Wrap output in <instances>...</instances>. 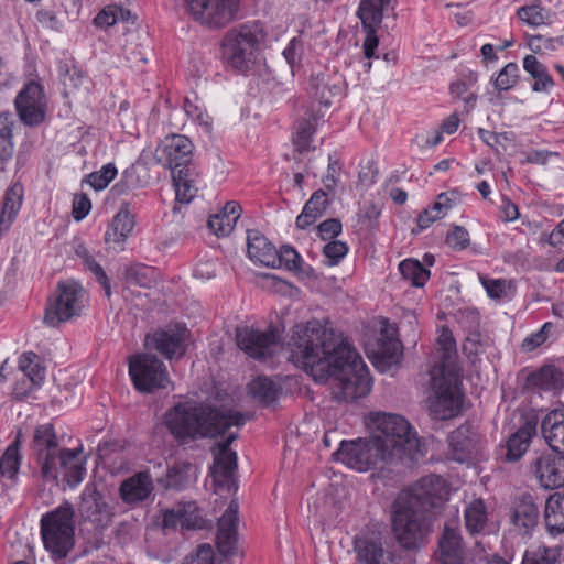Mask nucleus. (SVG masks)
Returning a JSON list of instances; mask_svg holds the SVG:
<instances>
[{"mask_svg":"<svg viewBox=\"0 0 564 564\" xmlns=\"http://www.w3.org/2000/svg\"><path fill=\"white\" fill-rule=\"evenodd\" d=\"M288 346L294 365L316 382L332 381L336 400L355 401L370 392L371 378L361 356L318 321L296 324Z\"/></svg>","mask_w":564,"mask_h":564,"instance_id":"nucleus-1","label":"nucleus"},{"mask_svg":"<svg viewBox=\"0 0 564 564\" xmlns=\"http://www.w3.org/2000/svg\"><path fill=\"white\" fill-rule=\"evenodd\" d=\"M246 421L240 412L193 402L177 403L165 413V425L177 440L216 437Z\"/></svg>","mask_w":564,"mask_h":564,"instance_id":"nucleus-2","label":"nucleus"},{"mask_svg":"<svg viewBox=\"0 0 564 564\" xmlns=\"http://www.w3.org/2000/svg\"><path fill=\"white\" fill-rule=\"evenodd\" d=\"M371 436L382 449L387 463L411 460L423 456L421 441L406 419L392 413H373L370 416Z\"/></svg>","mask_w":564,"mask_h":564,"instance_id":"nucleus-3","label":"nucleus"},{"mask_svg":"<svg viewBox=\"0 0 564 564\" xmlns=\"http://www.w3.org/2000/svg\"><path fill=\"white\" fill-rule=\"evenodd\" d=\"M193 151V142L182 134L165 137L158 150L159 161L172 171L176 200L183 204H188L197 193L195 186L197 173L192 165Z\"/></svg>","mask_w":564,"mask_h":564,"instance_id":"nucleus-4","label":"nucleus"},{"mask_svg":"<svg viewBox=\"0 0 564 564\" xmlns=\"http://www.w3.org/2000/svg\"><path fill=\"white\" fill-rule=\"evenodd\" d=\"M406 496H398L392 506V532L401 547L419 550L430 532V522L422 508L413 506Z\"/></svg>","mask_w":564,"mask_h":564,"instance_id":"nucleus-5","label":"nucleus"},{"mask_svg":"<svg viewBox=\"0 0 564 564\" xmlns=\"http://www.w3.org/2000/svg\"><path fill=\"white\" fill-rule=\"evenodd\" d=\"M263 40L264 33L258 22L235 28L228 31L223 39V58L232 68L239 72L247 70L256 63Z\"/></svg>","mask_w":564,"mask_h":564,"instance_id":"nucleus-6","label":"nucleus"},{"mask_svg":"<svg viewBox=\"0 0 564 564\" xmlns=\"http://www.w3.org/2000/svg\"><path fill=\"white\" fill-rule=\"evenodd\" d=\"M75 511L65 501L41 519V535L45 549L54 558H64L74 546Z\"/></svg>","mask_w":564,"mask_h":564,"instance_id":"nucleus-7","label":"nucleus"},{"mask_svg":"<svg viewBox=\"0 0 564 564\" xmlns=\"http://www.w3.org/2000/svg\"><path fill=\"white\" fill-rule=\"evenodd\" d=\"M430 376L431 390L426 399L430 416L440 421L457 416L464 401V395L458 387V372L430 371Z\"/></svg>","mask_w":564,"mask_h":564,"instance_id":"nucleus-8","label":"nucleus"},{"mask_svg":"<svg viewBox=\"0 0 564 564\" xmlns=\"http://www.w3.org/2000/svg\"><path fill=\"white\" fill-rule=\"evenodd\" d=\"M128 364L131 381L140 392L153 393L171 384L166 366L150 351L130 356Z\"/></svg>","mask_w":564,"mask_h":564,"instance_id":"nucleus-9","label":"nucleus"},{"mask_svg":"<svg viewBox=\"0 0 564 564\" xmlns=\"http://www.w3.org/2000/svg\"><path fill=\"white\" fill-rule=\"evenodd\" d=\"M86 293L75 281L59 282L54 300L45 308L44 323L55 327L79 316L85 307Z\"/></svg>","mask_w":564,"mask_h":564,"instance_id":"nucleus-10","label":"nucleus"},{"mask_svg":"<svg viewBox=\"0 0 564 564\" xmlns=\"http://www.w3.org/2000/svg\"><path fill=\"white\" fill-rule=\"evenodd\" d=\"M32 453L44 481L58 479L57 457L61 448L53 424L46 423L35 427L31 443Z\"/></svg>","mask_w":564,"mask_h":564,"instance_id":"nucleus-11","label":"nucleus"},{"mask_svg":"<svg viewBox=\"0 0 564 564\" xmlns=\"http://www.w3.org/2000/svg\"><path fill=\"white\" fill-rule=\"evenodd\" d=\"M372 436L369 438H357L341 441L340 447L333 456L348 467L358 471H366L379 462H384V452H381Z\"/></svg>","mask_w":564,"mask_h":564,"instance_id":"nucleus-12","label":"nucleus"},{"mask_svg":"<svg viewBox=\"0 0 564 564\" xmlns=\"http://www.w3.org/2000/svg\"><path fill=\"white\" fill-rule=\"evenodd\" d=\"M193 19L209 29H221L232 22L239 0H186Z\"/></svg>","mask_w":564,"mask_h":564,"instance_id":"nucleus-13","label":"nucleus"},{"mask_svg":"<svg viewBox=\"0 0 564 564\" xmlns=\"http://www.w3.org/2000/svg\"><path fill=\"white\" fill-rule=\"evenodd\" d=\"M529 470L545 489H555L564 485V455L550 451H533Z\"/></svg>","mask_w":564,"mask_h":564,"instance_id":"nucleus-14","label":"nucleus"},{"mask_svg":"<svg viewBox=\"0 0 564 564\" xmlns=\"http://www.w3.org/2000/svg\"><path fill=\"white\" fill-rule=\"evenodd\" d=\"M238 437L237 432H230L225 441L218 444L219 453L215 457V464L212 469L214 491L217 495L223 492L235 494L238 485L235 479L237 469V454L229 449L230 444Z\"/></svg>","mask_w":564,"mask_h":564,"instance_id":"nucleus-15","label":"nucleus"},{"mask_svg":"<svg viewBox=\"0 0 564 564\" xmlns=\"http://www.w3.org/2000/svg\"><path fill=\"white\" fill-rule=\"evenodd\" d=\"M188 339V329L176 325L148 334L144 338V346L149 351L155 350L166 359L173 360L185 355Z\"/></svg>","mask_w":564,"mask_h":564,"instance_id":"nucleus-16","label":"nucleus"},{"mask_svg":"<svg viewBox=\"0 0 564 564\" xmlns=\"http://www.w3.org/2000/svg\"><path fill=\"white\" fill-rule=\"evenodd\" d=\"M14 106L22 123L29 127L41 124L45 120L46 97L41 84L31 80L15 97Z\"/></svg>","mask_w":564,"mask_h":564,"instance_id":"nucleus-17","label":"nucleus"},{"mask_svg":"<svg viewBox=\"0 0 564 564\" xmlns=\"http://www.w3.org/2000/svg\"><path fill=\"white\" fill-rule=\"evenodd\" d=\"M448 494L446 482L441 476L429 475L421 478L411 490L403 491L399 496L409 497L413 506L427 512L447 500Z\"/></svg>","mask_w":564,"mask_h":564,"instance_id":"nucleus-18","label":"nucleus"},{"mask_svg":"<svg viewBox=\"0 0 564 564\" xmlns=\"http://www.w3.org/2000/svg\"><path fill=\"white\" fill-rule=\"evenodd\" d=\"M238 347L254 359H264L273 354L279 336L275 330H257L252 327H238L236 329Z\"/></svg>","mask_w":564,"mask_h":564,"instance_id":"nucleus-19","label":"nucleus"},{"mask_svg":"<svg viewBox=\"0 0 564 564\" xmlns=\"http://www.w3.org/2000/svg\"><path fill=\"white\" fill-rule=\"evenodd\" d=\"M84 522H89L99 532L112 522L113 512L104 497L96 490L84 492L78 507Z\"/></svg>","mask_w":564,"mask_h":564,"instance_id":"nucleus-20","label":"nucleus"},{"mask_svg":"<svg viewBox=\"0 0 564 564\" xmlns=\"http://www.w3.org/2000/svg\"><path fill=\"white\" fill-rule=\"evenodd\" d=\"M238 510L239 505L232 499L218 520L216 545L218 552L224 556H230L237 553Z\"/></svg>","mask_w":564,"mask_h":564,"instance_id":"nucleus-21","label":"nucleus"},{"mask_svg":"<svg viewBox=\"0 0 564 564\" xmlns=\"http://www.w3.org/2000/svg\"><path fill=\"white\" fill-rule=\"evenodd\" d=\"M344 77L332 70L313 74L310 80V90L313 97L324 107L328 108L344 91Z\"/></svg>","mask_w":564,"mask_h":564,"instance_id":"nucleus-22","label":"nucleus"},{"mask_svg":"<svg viewBox=\"0 0 564 564\" xmlns=\"http://www.w3.org/2000/svg\"><path fill=\"white\" fill-rule=\"evenodd\" d=\"M354 551L360 564H392L393 553L383 546L380 534H362L354 540Z\"/></svg>","mask_w":564,"mask_h":564,"instance_id":"nucleus-23","label":"nucleus"},{"mask_svg":"<svg viewBox=\"0 0 564 564\" xmlns=\"http://www.w3.org/2000/svg\"><path fill=\"white\" fill-rule=\"evenodd\" d=\"M86 458L83 448H64L57 457L58 477L67 482L69 487L79 485L86 474Z\"/></svg>","mask_w":564,"mask_h":564,"instance_id":"nucleus-24","label":"nucleus"},{"mask_svg":"<svg viewBox=\"0 0 564 564\" xmlns=\"http://www.w3.org/2000/svg\"><path fill=\"white\" fill-rule=\"evenodd\" d=\"M479 435L469 424H463L448 435L449 455L463 463L477 449Z\"/></svg>","mask_w":564,"mask_h":564,"instance_id":"nucleus-25","label":"nucleus"},{"mask_svg":"<svg viewBox=\"0 0 564 564\" xmlns=\"http://www.w3.org/2000/svg\"><path fill=\"white\" fill-rule=\"evenodd\" d=\"M465 549L458 529L445 527L438 539V564H464Z\"/></svg>","mask_w":564,"mask_h":564,"instance_id":"nucleus-26","label":"nucleus"},{"mask_svg":"<svg viewBox=\"0 0 564 564\" xmlns=\"http://www.w3.org/2000/svg\"><path fill=\"white\" fill-rule=\"evenodd\" d=\"M153 490V480L148 470L139 471L123 480L119 488L121 499L129 505L144 501Z\"/></svg>","mask_w":564,"mask_h":564,"instance_id":"nucleus-27","label":"nucleus"},{"mask_svg":"<svg viewBox=\"0 0 564 564\" xmlns=\"http://www.w3.org/2000/svg\"><path fill=\"white\" fill-rule=\"evenodd\" d=\"M564 387V372L552 365L530 372L525 378L524 389L530 391H558Z\"/></svg>","mask_w":564,"mask_h":564,"instance_id":"nucleus-28","label":"nucleus"},{"mask_svg":"<svg viewBox=\"0 0 564 564\" xmlns=\"http://www.w3.org/2000/svg\"><path fill=\"white\" fill-rule=\"evenodd\" d=\"M247 252L260 265L274 267L278 261V250L259 230L247 231Z\"/></svg>","mask_w":564,"mask_h":564,"instance_id":"nucleus-29","label":"nucleus"},{"mask_svg":"<svg viewBox=\"0 0 564 564\" xmlns=\"http://www.w3.org/2000/svg\"><path fill=\"white\" fill-rule=\"evenodd\" d=\"M536 435V423L525 422L524 425L519 427L511 434L506 442V453L503 458L506 462L516 463L529 449L532 438Z\"/></svg>","mask_w":564,"mask_h":564,"instance_id":"nucleus-30","label":"nucleus"},{"mask_svg":"<svg viewBox=\"0 0 564 564\" xmlns=\"http://www.w3.org/2000/svg\"><path fill=\"white\" fill-rule=\"evenodd\" d=\"M541 429L551 451L564 455V410H553L547 413Z\"/></svg>","mask_w":564,"mask_h":564,"instance_id":"nucleus-31","label":"nucleus"},{"mask_svg":"<svg viewBox=\"0 0 564 564\" xmlns=\"http://www.w3.org/2000/svg\"><path fill=\"white\" fill-rule=\"evenodd\" d=\"M240 215V205L235 200L227 202L219 213L209 217L208 227L218 237L228 236L234 230Z\"/></svg>","mask_w":564,"mask_h":564,"instance_id":"nucleus-32","label":"nucleus"},{"mask_svg":"<svg viewBox=\"0 0 564 564\" xmlns=\"http://www.w3.org/2000/svg\"><path fill=\"white\" fill-rule=\"evenodd\" d=\"M133 227L134 216L129 210V204L123 203L105 232L106 242H123L132 232Z\"/></svg>","mask_w":564,"mask_h":564,"instance_id":"nucleus-33","label":"nucleus"},{"mask_svg":"<svg viewBox=\"0 0 564 564\" xmlns=\"http://www.w3.org/2000/svg\"><path fill=\"white\" fill-rule=\"evenodd\" d=\"M437 345L441 354L440 361L430 371L447 372V370H451L452 372H458L456 343L453 334L447 328L442 329L437 338Z\"/></svg>","mask_w":564,"mask_h":564,"instance_id":"nucleus-34","label":"nucleus"},{"mask_svg":"<svg viewBox=\"0 0 564 564\" xmlns=\"http://www.w3.org/2000/svg\"><path fill=\"white\" fill-rule=\"evenodd\" d=\"M520 534H528L539 521V509L530 497L521 499L511 517Z\"/></svg>","mask_w":564,"mask_h":564,"instance_id":"nucleus-35","label":"nucleus"},{"mask_svg":"<svg viewBox=\"0 0 564 564\" xmlns=\"http://www.w3.org/2000/svg\"><path fill=\"white\" fill-rule=\"evenodd\" d=\"M544 521L551 534L564 532V494L555 492L547 498Z\"/></svg>","mask_w":564,"mask_h":564,"instance_id":"nucleus-36","label":"nucleus"},{"mask_svg":"<svg viewBox=\"0 0 564 564\" xmlns=\"http://www.w3.org/2000/svg\"><path fill=\"white\" fill-rule=\"evenodd\" d=\"M523 69L534 80L532 90L535 93H549L554 86V80L550 75L546 66L541 63L534 55H527L523 58Z\"/></svg>","mask_w":564,"mask_h":564,"instance_id":"nucleus-37","label":"nucleus"},{"mask_svg":"<svg viewBox=\"0 0 564 564\" xmlns=\"http://www.w3.org/2000/svg\"><path fill=\"white\" fill-rule=\"evenodd\" d=\"M327 206V198L324 191H316L306 202L302 213L297 216L295 225L299 229H305L323 216Z\"/></svg>","mask_w":564,"mask_h":564,"instance_id":"nucleus-38","label":"nucleus"},{"mask_svg":"<svg viewBox=\"0 0 564 564\" xmlns=\"http://www.w3.org/2000/svg\"><path fill=\"white\" fill-rule=\"evenodd\" d=\"M22 188L10 187L4 195L0 212V235L9 230L22 205Z\"/></svg>","mask_w":564,"mask_h":564,"instance_id":"nucleus-39","label":"nucleus"},{"mask_svg":"<svg viewBox=\"0 0 564 564\" xmlns=\"http://www.w3.org/2000/svg\"><path fill=\"white\" fill-rule=\"evenodd\" d=\"M37 355L29 351L19 359V368L22 371V384L28 383L30 388H39L45 379V369L37 362Z\"/></svg>","mask_w":564,"mask_h":564,"instance_id":"nucleus-40","label":"nucleus"},{"mask_svg":"<svg viewBox=\"0 0 564 564\" xmlns=\"http://www.w3.org/2000/svg\"><path fill=\"white\" fill-rule=\"evenodd\" d=\"M562 557L563 549L561 546L541 544L527 550L521 564H560Z\"/></svg>","mask_w":564,"mask_h":564,"instance_id":"nucleus-41","label":"nucleus"},{"mask_svg":"<svg viewBox=\"0 0 564 564\" xmlns=\"http://www.w3.org/2000/svg\"><path fill=\"white\" fill-rule=\"evenodd\" d=\"M387 4V0H362L357 11L362 28L378 29L382 22L383 9Z\"/></svg>","mask_w":564,"mask_h":564,"instance_id":"nucleus-42","label":"nucleus"},{"mask_svg":"<svg viewBox=\"0 0 564 564\" xmlns=\"http://www.w3.org/2000/svg\"><path fill=\"white\" fill-rule=\"evenodd\" d=\"M20 436L21 433L19 432L15 440L8 446L0 459V475L12 484L17 479L21 463V456L19 453Z\"/></svg>","mask_w":564,"mask_h":564,"instance_id":"nucleus-43","label":"nucleus"},{"mask_svg":"<svg viewBox=\"0 0 564 564\" xmlns=\"http://www.w3.org/2000/svg\"><path fill=\"white\" fill-rule=\"evenodd\" d=\"M280 388L268 377H258L249 383V393L265 406L273 404Z\"/></svg>","mask_w":564,"mask_h":564,"instance_id":"nucleus-44","label":"nucleus"},{"mask_svg":"<svg viewBox=\"0 0 564 564\" xmlns=\"http://www.w3.org/2000/svg\"><path fill=\"white\" fill-rule=\"evenodd\" d=\"M465 527L471 533L481 532L488 521V513L485 502L481 499H474L465 508Z\"/></svg>","mask_w":564,"mask_h":564,"instance_id":"nucleus-45","label":"nucleus"},{"mask_svg":"<svg viewBox=\"0 0 564 564\" xmlns=\"http://www.w3.org/2000/svg\"><path fill=\"white\" fill-rule=\"evenodd\" d=\"M399 270L404 280L415 288H422L430 278V270L419 260L405 259L400 262Z\"/></svg>","mask_w":564,"mask_h":564,"instance_id":"nucleus-46","label":"nucleus"},{"mask_svg":"<svg viewBox=\"0 0 564 564\" xmlns=\"http://www.w3.org/2000/svg\"><path fill=\"white\" fill-rule=\"evenodd\" d=\"M517 15L522 22L533 28L545 24L550 18L549 11L543 9L540 4L521 7L518 9Z\"/></svg>","mask_w":564,"mask_h":564,"instance_id":"nucleus-47","label":"nucleus"},{"mask_svg":"<svg viewBox=\"0 0 564 564\" xmlns=\"http://www.w3.org/2000/svg\"><path fill=\"white\" fill-rule=\"evenodd\" d=\"M118 171L113 163L104 165L100 170L87 175V182L96 191L105 189L116 177Z\"/></svg>","mask_w":564,"mask_h":564,"instance_id":"nucleus-48","label":"nucleus"},{"mask_svg":"<svg viewBox=\"0 0 564 564\" xmlns=\"http://www.w3.org/2000/svg\"><path fill=\"white\" fill-rule=\"evenodd\" d=\"M314 132L315 124L311 120H301L299 122L293 138V143L297 151L304 152L311 149Z\"/></svg>","mask_w":564,"mask_h":564,"instance_id":"nucleus-49","label":"nucleus"},{"mask_svg":"<svg viewBox=\"0 0 564 564\" xmlns=\"http://www.w3.org/2000/svg\"><path fill=\"white\" fill-rule=\"evenodd\" d=\"M177 507L182 514V529L191 530L200 527L202 518L196 502H180Z\"/></svg>","mask_w":564,"mask_h":564,"instance_id":"nucleus-50","label":"nucleus"},{"mask_svg":"<svg viewBox=\"0 0 564 564\" xmlns=\"http://www.w3.org/2000/svg\"><path fill=\"white\" fill-rule=\"evenodd\" d=\"M302 258L291 246H283L278 251V261L273 268L285 267L290 271H300Z\"/></svg>","mask_w":564,"mask_h":564,"instance_id":"nucleus-51","label":"nucleus"},{"mask_svg":"<svg viewBox=\"0 0 564 564\" xmlns=\"http://www.w3.org/2000/svg\"><path fill=\"white\" fill-rule=\"evenodd\" d=\"M518 65L516 63H509L499 72L495 80V87L498 90H509L518 83Z\"/></svg>","mask_w":564,"mask_h":564,"instance_id":"nucleus-52","label":"nucleus"},{"mask_svg":"<svg viewBox=\"0 0 564 564\" xmlns=\"http://www.w3.org/2000/svg\"><path fill=\"white\" fill-rule=\"evenodd\" d=\"M479 280L489 297L500 300L507 296L508 283L506 280L488 279L485 275H479Z\"/></svg>","mask_w":564,"mask_h":564,"instance_id":"nucleus-53","label":"nucleus"},{"mask_svg":"<svg viewBox=\"0 0 564 564\" xmlns=\"http://www.w3.org/2000/svg\"><path fill=\"white\" fill-rule=\"evenodd\" d=\"M348 246L340 240H333L323 248V253L328 260L329 265H336L347 254Z\"/></svg>","mask_w":564,"mask_h":564,"instance_id":"nucleus-54","label":"nucleus"},{"mask_svg":"<svg viewBox=\"0 0 564 564\" xmlns=\"http://www.w3.org/2000/svg\"><path fill=\"white\" fill-rule=\"evenodd\" d=\"M469 234L462 226H455L454 229L447 234L446 243L455 250H464L469 245Z\"/></svg>","mask_w":564,"mask_h":564,"instance_id":"nucleus-55","label":"nucleus"},{"mask_svg":"<svg viewBox=\"0 0 564 564\" xmlns=\"http://www.w3.org/2000/svg\"><path fill=\"white\" fill-rule=\"evenodd\" d=\"M341 223L339 219L330 218L321 223L317 227L318 236L323 240L337 237L341 232Z\"/></svg>","mask_w":564,"mask_h":564,"instance_id":"nucleus-56","label":"nucleus"},{"mask_svg":"<svg viewBox=\"0 0 564 564\" xmlns=\"http://www.w3.org/2000/svg\"><path fill=\"white\" fill-rule=\"evenodd\" d=\"M85 265L95 275L98 283L102 285L106 295L110 296V283L102 267L93 257L85 262Z\"/></svg>","mask_w":564,"mask_h":564,"instance_id":"nucleus-57","label":"nucleus"},{"mask_svg":"<svg viewBox=\"0 0 564 564\" xmlns=\"http://www.w3.org/2000/svg\"><path fill=\"white\" fill-rule=\"evenodd\" d=\"M90 208L91 203L87 195L79 194L74 197L72 214L76 220L84 219L89 214Z\"/></svg>","mask_w":564,"mask_h":564,"instance_id":"nucleus-58","label":"nucleus"},{"mask_svg":"<svg viewBox=\"0 0 564 564\" xmlns=\"http://www.w3.org/2000/svg\"><path fill=\"white\" fill-rule=\"evenodd\" d=\"M401 344L399 340L389 338L388 343H382L379 354L387 359L388 364H394L399 359Z\"/></svg>","mask_w":564,"mask_h":564,"instance_id":"nucleus-59","label":"nucleus"},{"mask_svg":"<svg viewBox=\"0 0 564 564\" xmlns=\"http://www.w3.org/2000/svg\"><path fill=\"white\" fill-rule=\"evenodd\" d=\"M455 194L451 193H442L437 196L436 202H434L433 210L435 212L436 217H444L447 212L454 206L455 204Z\"/></svg>","mask_w":564,"mask_h":564,"instance_id":"nucleus-60","label":"nucleus"},{"mask_svg":"<svg viewBox=\"0 0 564 564\" xmlns=\"http://www.w3.org/2000/svg\"><path fill=\"white\" fill-rule=\"evenodd\" d=\"M117 23L115 6H108L102 9L95 18L94 24L99 28H109Z\"/></svg>","mask_w":564,"mask_h":564,"instance_id":"nucleus-61","label":"nucleus"},{"mask_svg":"<svg viewBox=\"0 0 564 564\" xmlns=\"http://www.w3.org/2000/svg\"><path fill=\"white\" fill-rule=\"evenodd\" d=\"M550 326L551 323H545L538 333L527 337L522 343V348L527 351H532L536 347L541 346L547 338L545 330Z\"/></svg>","mask_w":564,"mask_h":564,"instance_id":"nucleus-62","label":"nucleus"},{"mask_svg":"<svg viewBox=\"0 0 564 564\" xmlns=\"http://www.w3.org/2000/svg\"><path fill=\"white\" fill-rule=\"evenodd\" d=\"M481 348V336L479 333H470L463 345V350L469 358L480 354Z\"/></svg>","mask_w":564,"mask_h":564,"instance_id":"nucleus-63","label":"nucleus"},{"mask_svg":"<svg viewBox=\"0 0 564 564\" xmlns=\"http://www.w3.org/2000/svg\"><path fill=\"white\" fill-rule=\"evenodd\" d=\"M189 564H214V551L209 544H202Z\"/></svg>","mask_w":564,"mask_h":564,"instance_id":"nucleus-64","label":"nucleus"}]
</instances>
